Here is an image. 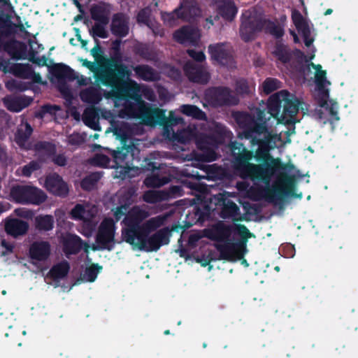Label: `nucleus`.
Returning <instances> with one entry per match:
<instances>
[{
	"mask_svg": "<svg viewBox=\"0 0 358 358\" xmlns=\"http://www.w3.org/2000/svg\"><path fill=\"white\" fill-rule=\"evenodd\" d=\"M268 110V118L264 111L258 110L252 128L245 130L242 134L245 138H250L252 144L259 145L257 155L264 162L259 165L250 163L252 152L240 143H231V152L234 169L241 178L262 181L269 187L271 178L282 169L280 159L271 157L269 150L291 143L290 136L295 129L294 124L299 121L296 114L299 110L305 114L308 107L294 95L282 90L270 97Z\"/></svg>",
	"mask_w": 358,
	"mask_h": 358,
	"instance_id": "obj_1",
	"label": "nucleus"
},
{
	"mask_svg": "<svg viewBox=\"0 0 358 358\" xmlns=\"http://www.w3.org/2000/svg\"><path fill=\"white\" fill-rule=\"evenodd\" d=\"M104 83L115 88L116 94L114 103L118 110L119 117H134L140 119L145 124L154 126L156 124L164 127V136L171 140L185 143L193 138L196 139V145L203 152L201 159L204 162H212L217 159L214 150L215 145L210 143L208 138L203 139L197 136V129L194 125H189L187 129L175 133L173 127L182 122V119L176 117L173 111L170 112L169 118L166 120L165 111L157 108H151L142 99V96L149 101H154V92L145 85H139L136 82L128 80L125 82L120 80L113 72H110Z\"/></svg>",
	"mask_w": 358,
	"mask_h": 358,
	"instance_id": "obj_2",
	"label": "nucleus"
},
{
	"mask_svg": "<svg viewBox=\"0 0 358 358\" xmlns=\"http://www.w3.org/2000/svg\"><path fill=\"white\" fill-rule=\"evenodd\" d=\"M113 215L117 221L124 217L125 227L122 231V239L130 244L134 250L157 251L162 245L169 243L166 229H160L150 235L152 231L164 224L167 215H158L143 222L149 217V212L139 206H135L129 210L127 205L116 208Z\"/></svg>",
	"mask_w": 358,
	"mask_h": 358,
	"instance_id": "obj_3",
	"label": "nucleus"
},
{
	"mask_svg": "<svg viewBox=\"0 0 358 358\" xmlns=\"http://www.w3.org/2000/svg\"><path fill=\"white\" fill-rule=\"evenodd\" d=\"M310 67L315 71L316 90L315 97L318 103V107L315 110L313 115L322 124L329 122L333 124L339 120L338 115V106L333 99H329V90L327 88L330 83L326 79V72L322 70L320 65L313 63L308 64L307 69Z\"/></svg>",
	"mask_w": 358,
	"mask_h": 358,
	"instance_id": "obj_4",
	"label": "nucleus"
},
{
	"mask_svg": "<svg viewBox=\"0 0 358 358\" xmlns=\"http://www.w3.org/2000/svg\"><path fill=\"white\" fill-rule=\"evenodd\" d=\"M138 140L129 141V144L125 143L121 148L113 150L112 155L115 165L110 167L115 169L113 176L115 178L125 179L134 177L138 174L139 169L132 166V161L138 157L139 149Z\"/></svg>",
	"mask_w": 358,
	"mask_h": 358,
	"instance_id": "obj_5",
	"label": "nucleus"
},
{
	"mask_svg": "<svg viewBox=\"0 0 358 358\" xmlns=\"http://www.w3.org/2000/svg\"><path fill=\"white\" fill-rule=\"evenodd\" d=\"M262 29H265L275 37H280L283 34V29L275 23L263 20L261 15L256 10H246L242 15V22L240 27V36L245 41H249L255 38L257 33Z\"/></svg>",
	"mask_w": 358,
	"mask_h": 358,
	"instance_id": "obj_6",
	"label": "nucleus"
},
{
	"mask_svg": "<svg viewBox=\"0 0 358 358\" xmlns=\"http://www.w3.org/2000/svg\"><path fill=\"white\" fill-rule=\"evenodd\" d=\"M200 11L194 0H182L179 8L170 13H162V17L164 23L173 27L179 23L181 20L189 21L193 17L198 15Z\"/></svg>",
	"mask_w": 358,
	"mask_h": 358,
	"instance_id": "obj_7",
	"label": "nucleus"
},
{
	"mask_svg": "<svg viewBox=\"0 0 358 358\" xmlns=\"http://www.w3.org/2000/svg\"><path fill=\"white\" fill-rule=\"evenodd\" d=\"M10 196L16 202L23 204L39 205L46 199V195L42 190L28 185L13 187Z\"/></svg>",
	"mask_w": 358,
	"mask_h": 358,
	"instance_id": "obj_8",
	"label": "nucleus"
},
{
	"mask_svg": "<svg viewBox=\"0 0 358 358\" xmlns=\"http://www.w3.org/2000/svg\"><path fill=\"white\" fill-rule=\"evenodd\" d=\"M0 70L5 73H11L20 78L31 79L36 83L42 81L41 76L36 73L29 64H15L11 60H0Z\"/></svg>",
	"mask_w": 358,
	"mask_h": 358,
	"instance_id": "obj_9",
	"label": "nucleus"
},
{
	"mask_svg": "<svg viewBox=\"0 0 358 358\" xmlns=\"http://www.w3.org/2000/svg\"><path fill=\"white\" fill-rule=\"evenodd\" d=\"M98 213L96 206L85 203L77 204L71 211V218L76 220H82L85 224L89 226L90 232L85 234L90 236L91 232L94 230L97 221L94 220L95 215Z\"/></svg>",
	"mask_w": 358,
	"mask_h": 358,
	"instance_id": "obj_10",
	"label": "nucleus"
},
{
	"mask_svg": "<svg viewBox=\"0 0 358 358\" xmlns=\"http://www.w3.org/2000/svg\"><path fill=\"white\" fill-rule=\"evenodd\" d=\"M236 196V194L235 192H223L213 196L212 200L216 205H219L222 207V214L223 217H231L234 220L238 219L240 214L239 208L235 203L230 201L228 199L230 197Z\"/></svg>",
	"mask_w": 358,
	"mask_h": 358,
	"instance_id": "obj_11",
	"label": "nucleus"
},
{
	"mask_svg": "<svg viewBox=\"0 0 358 358\" xmlns=\"http://www.w3.org/2000/svg\"><path fill=\"white\" fill-rule=\"evenodd\" d=\"M291 17L296 30L303 37L305 45L310 46L313 38L310 36L312 24L310 21L297 10H292Z\"/></svg>",
	"mask_w": 358,
	"mask_h": 358,
	"instance_id": "obj_12",
	"label": "nucleus"
},
{
	"mask_svg": "<svg viewBox=\"0 0 358 358\" xmlns=\"http://www.w3.org/2000/svg\"><path fill=\"white\" fill-rule=\"evenodd\" d=\"M100 114L102 117L109 120L110 129L113 130L114 134L121 138L122 140H126L129 136L135 134L127 124L122 122L120 124H119L118 121L116 120V117H115L110 111L101 110Z\"/></svg>",
	"mask_w": 358,
	"mask_h": 358,
	"instance_id": "obj_13",
	"label": "nucleus"
},
{
	"mask_svg": "<svg viewBox=\"0 0 358 358\" xmlns=\"http://www.w3.org/2000/svg\"><path fill=\"white\" fill-rule=\"evenodd\" d=\"M50 253L51 245L48 241H35L29 248V255L34 264L45 262L49 258Z\"/></svg>",
	"mask_w": 358,
	"mask_h": 358,
	"instance_id": "obj_14",
	"label": "nucleus"
},
{
	"mask_svg": "<svg viewBox=\"0 0 358 358\" xmlns=\"http://www.w3.org/2000/svg\"><path fill=\"white\" fill-rule=\"evenodd\" d=\"M245 244L243 243H231L225 241L220 245L219 250L223 259L229 261H236L243 257L244 255Z\"/></svg>",
	"mask_w": 358,
	"mask_h": 358,
	"instance_id": "obj_15",
	"label": "nucleus"
},
{
	"mask_svg": "<svg viewBox=\"0 0 358 358\" xmlns=\"http://www.w3.org/2000/svg\"><path fill=\"white\" fill-rule=\"evenodd\" d=\"M114 222L111 219H105L101 224L96 236V242L99 248H106L114 238Z\"/></svg>",
	"mask_w": 358,
	"mask_h": 358,
	"instance_id": "obj_16",
	"label": "nucleus"
},
{
	"mask_svg": "<svg viewBox=\"0 0 358 358\" xmlns=\"http://www.w3.org/2000/svg\"><path fill=\"white\" fill-rule=\"evenodd\" d=\"M173 37L180 43L196 45L200 38V33L193 27H183L174 33Z\"/></svg>",
	"mask_w": 358,
	"mask_h": 358,
	"instance_id": "obj_17",
	"label": "nucleus"
},
{
	"mask_svg": "<svg viewBox=\"0 0 358 358\" xmlns=\"http://www.w3.org/2000/svg\"><path fill=\"white\" fill-rule=\"evenodd\" d=\"M62 244L64 251L66 255L76 254L83 248L87 252L90 248L88 245L82 242L79 236L71 234H66L62 236Z\"/></svg>",
	"mask_w": 358,
	"mask_h": 358,
	"instance_id": "obj_18",
	"label": "nucleus"
},
{
	"mask_svg": "<svg viewBox=\"0 0 358 358\" xmlns=\"http://www.w3.org/2000/svg\"><path fill=\"white\" fill-rule=\"evenodd\" d=\"M184 69L189 79L193 82L206 83L209 79L207 70L203 66L196 65L192 62H187Z\"/></svg>",
	"mask_w": 358,
	"mask_h": 358,
	"instance_id": "obj_19",
	"label": "nucleus"
},
{
	"mask_svg": "<svg viewBox=\"0 0 358 358\" xmlns=\"http://www.w3.org/2000/svg\"><path fill=\"white\" fill-rule=\"evenodd\" d=\"M45 187L49 192L60 196H64L69 193L67 184L59 176L56 174L47 177L45 180Z\"/></svg>",
	"mask_w": 358,
	"mask_h": 358,
	"instance_id": "obj_20",
	"label": "nucleus"
},
{
	"mask_svg": "<svg viewBox=\"0 0 358 358\" xmlns=\"http://www.w3.org/2000/svg\"><path fill=\"white\" fill-rule=\"evenodd\" d=\"M3 102L8 110L17 113L29 106L32 99L25 96H8L3 98Z\"/></svg>",
	"mask_w": 358,
	"mask_h": 358,
	"instance_id": "obj_21",
	"label": "nucleus"
},
{
	"mask_svg": "<svg viewBox=\"0 0 358 358\" xmlns=\"http://www.w3.org/2000/svg\"><path fill=\"white\" fill-rule=\"evenodd\" d=\"M208 50L212 59L222 65H227L231 60L229 48L224 44L211 45Z\"/></svg>",
	"mask_w": 358,
	"mask_h": 358,
	"instance_id": "obj_22",
	"label": "nucleus"
},
{
	"mask_svg": "<svg viewBox=\"0 0 358 358\" xmlns=\"http://www.w3.org/2000/svg\"><path fill=\"white\" fill-rule=\"evenodd\" d=\"M219 13L226 20H232L236 15L237 8L231 0H211Z\"/></svg>",
	"mask_w": 358,
	"mask_h": 358,
	"instance_id": "obj_23",
	"label": "nucleus"
},
{
	"mask_svg": "<svg viewBox=\"0 0 358 358\" xmlns=\"http://www.w3.org/2000/svg\"><path fill=\"white\" fill-rule=\"evenodd\" d=\"M206 236L212 240L225 241L231 236V229L224 224L220 222L206 230Z\"/></svg>",
	"mask_w": 358,
	"mask_h": 358,
	"instance_id": "obj_24",
	"label": "nucleus"
},
{
	"mask_svg": "<svg viewBox=\"0 0 358 358\" xmlns=\"http://www.w3.org/2000/svg\"><path fill=\"white\" fill-rule=\"evenodd\" d=\"M28 227L27 222L18 219H7L5 222L6 231L14 237L24 234Z\"/></svg>",
	"mask_w": 358,
	"mask_h": 358,
	"instance_id": "obj_25",
	"label": "nucleus"
},
{
	"mask_svg": "<svg viewBox=\"0 0 358 358\" xmlns=\"http://www.w3.org/2000/svg\"><path fill=\"white\" fill-rule=\"evenodd\" d=\"M32 133V129L27 122H22L15 134V140L17 145L24 149H29V138Z\"/></svg>",
	"mask_w": 358,
	"mask_h": 358,
	"instance_id": "obj_26",
	"label": "nucleus"
},
{
	"mask_svg": "<svg viewBox=\"0 0 358 358\" xmlns=\"http://www.w3.org/2000/svg\"><path fill=\"white\" fill-rule=\"evenodd\" d=\"M111 31L117 36H126L129 32L127 17L122 14L114 15L111 24Z\"/></svg>",
	"mask_w": 358,
	"mask_h": 358,
	"instance_id": "obj_27",
	"label": "nucleus"
},
{
	"mask_svg": "<svg viewBox=\"0 0 358 358\" xmlns=\"http://www.w3.org/2000/svg\"><path fill=\"white\" fill-rule=\"evenodd\" d=\"M215 101L217 104H236L238 100L231 95L230 91L227 88H218L213 90Z\"/></svg>",
	"mask_w": 358,
	"mask_h": 358,
	"instance_id": "obj_28",
	"label": "nucleus"
},
{
	"mask_svg": "<svg viewBox=\"0 0 358 358\" xmlns=\"http://www.w3.org/2000/svg\"><path fill=\"white\" fill-rule=\"evenodd\" d=\"M98 120V114L94 108L89 107L85 110L83 115V120L87 126L94 130H101Z\"/></svg>",
	"mask_w": 358,
	"mask_h": 358,
	"instance_id": "obj_29",
	"label": "nucleus"
},
{
	"mask_svg": "<svg viewBox=\"0 0 358 358\" xmlns=\"http://www.w3.org/2000/svg\"><path fill=\"white\" fill-rule=\"evenodd\" d=\"M69 268V264L67 262H62L51 268L49 275L55 280H59L67 275Z\"/></svg>",
	"mask_w": 358,
	"mask_h": 358,
	"instance_id": "obj_30",
	"label": "nucleus"
},
{
	"mask_svg": "<svg viewBox=\"0 0 358 358\" xmlns=\"http://www.w3.org/2000/svg\"><path fill=\"white\" fill-rule=\"evenodd\" d=\"M294 182L292 178L279 176L273 185V192L278 190L280 193L286 194L293 189Z\"/></svg>",
	"mask_w": 358,
	"mask_h": 358,
	"instance_id": "obj_31",
	"label": "nucleus"
},
{
	"mask_svg": "<svg viewBox=\"0 0 358 358\" xmlns=\"http://www.w3.org/2000/svg\"><path fill=\"white\" fill-rule=\"evenodd\" d=\"M6 48L13 59H20L27 56V51L24 45L18 41L11 42L7 45Z\"/></svg>",
	"mask_w": 358,
	"mask_h": 358,
	"instance_id": "obj_32",
	"label": "nucleus"
},
{
	"mask_svg": "<svg viewBox=\"0 0 358 358\" xmlns=\"http://www.w3.org/2000/svg\"><path fill=\"white\" fill-rule=\"evenodd\" d=\"M36 227L39 230L50 231L54 227V218L52 215H41L35 218Z\"/></svg>",
	"mask_w": 358,
	"mask_h": 358,
	"instance_id": "obj_33",
	"label": "nucleus"
},
{
	"mask_svg": "<svg viewBox=\"0 0 358 358\" xmlns=\"http://www.w3.org/2000/svg\"><path fill=\"white\" fill-rule=\"evenodd\" d=\"M169 197V193L165 191L149 190L143 194V200L150 203H155L166 200Z\"/></svg>",
	"mask_w": 358,
	"mask_h": 358,
	"instance_id": "obj_34",
	"label": "nucleus"
},
{
	"mask_svg": "<svg viewBox=\"0 0 358 358\" xmlns=\"http://www.w3.org/2000/svg\"><path fill=\"white\" fill-rule=\"evenodd\" d=\"M81 99L89 103H97L101 99L99 91L95 88L90 87L81 92Z\"/></svg>",
	"mask_w": 358,
	"mask_h": 358,
	"instance_id": "obj_35",
	"label": "nucleus"
},
{
	"mask_svg": "<svg viewBox=\"0 0 358 358\" xmlns=\"http://www.w3.org/2000/svg\"><path fill=\"white\" fill-rule=\"evenodd\" d=\"M169 182L166 177H160L158 171L152 173L144 180L148 187H158Z\"/></svg>",
	"mask_w": 358,
	"mask_h": 358,
	"instance_id": "obj_36",
	"label": "nucleus"
},
{
	"mask_svg": "<svg viewBox=\"0 0 358 358\" xmlns=\"http://www.w3.org/2000/svg\"><path fill=\"white\" fill-rule=\"evenodd\" d=\"M134 70L136 74L145 80H155L158 78V74L147 66H136Z\"/></svg>",
	"mask_w": 358,
	"mask_h": 358,
	"instance_id": "obj_37",
	"label": "nucleus"
},
{
	"mask_svg": "<svg viewBox=\"0 0 358 358\" xmlns=\"http://www.w3.org/2000/svg\"><path fill=\"white\" fill-rule=\"evenodd\" d=\"M101 270V267L97 265H92L87 268L81 275L80 280L84 282H94ZM79 281L80 280H78L76 284H78Z\"/></svg>",
	"mask_w": 358,
	"mask_h": 358,
	"instance_id": "obj_38",
	"label": "nucleus"
},
{
	"mask_svg": "<svg viewBox=\"0 0 358 358\" xmlns=\"http://www.w3.org/2000/svg\"><path fill=\"white\" fill-rule=\"evenodd\" d=\"M180 110L182 113L194 118L202 120L206 117L205 113L198 107L193 105H182L180 107Z\"/></svg>",
	"mask_w": 358,
	"mask_h": 358,
	"instance_id": "obj_39",
	"label": "nucleus"
},
{
	"mask_svg": "<svg viewBox=\"0 0 358 358\" xmlns=\"http://www.w3.org/2000/svg\"><path fill=\"white\" fill-rule=\"evenodd\" d=\"M101 177V175L99 173H93L90 174L82 180V188L86 190H90L93 189Z\"/></svg>",
	"mask_w": 358,
	"mask_h": 358,
	"instance_id": "obj_40",
	"label": "nucleus"
},
{
	"mask_svg": "<svg viewBox=\"0 0 358 358\" xmlns=\"http://www.w3.org/2000/svg\"><path fill=\"white\" fill-rule=\"evenodd\" d=\"M59 110H61V108L58 106L45 105L43 106L41 109L36 113V116L39 118H43L45 117L46 114L56 115L57 113Z\"/></svg>",
	"mask_w": 358,
	"mask_h": 358,
	"instance_id": "obj_41",
	"label": "nucleus"
},
{
	"mask_svg": "<svg viewBox=\"0 0 358 358\" xmlns=\"http://www.w3.org/2000/svg\"><path fill=\"white\" fill-rule=\"evenodd\" d=\"M92 17L94 20L106 24L108 22V17L103 12L102 7L97 6L92 8Z\"/></svg>",
	"mask_w": 358,
	"mask_h": 358,
	"instance_id": "obj_42",
	"label": "nucleus"
},
{
	"mask_svg": "<svg viewBox=\"0 0 358 358\" xmlns=\"http://www.w3.org/2000/svg\"><path fill=\"white\" fill-rule=\"evenodd\" d=\"M280 82L274 78H267L262 84L263 91L267 94L280 88Z\"/></svg>",
	"mask_w": 358,
	"mask_h": 358,
	"instance_id": "obj_43",
	"label": "nucleus"
},
{
	"mask_svg": "<svg viewBox=\"0 0 358 358\" xmlns=\"http://www.w3.org/2000/svg\"><path fill=\"white\" fill-rule=\"evenodd\" d=\"M92 35L94 37H99L106 38L108 36V32L103 24L96 23L92 29Z\"/></svg>",
	"mask_w": 358,
	"mask_h": 358,
	"instance_id": "obj_44",
	"label": "nucleus"
},
{
	"mask_svg": "<svg viewBox=\"0 0 358 358\" xmlns=\"http://www.w3.org/2000/svg\"><path fill=\"white\" fill-rule=\"evenodd\" d=\"M41 165L37 162H31L21 169V174L24 176H29L34 171L38 169Z\"/></svg>",
	"mask_w": 358,
	"mask_h": 358,
	"instance_id": "obj_45",
	"label": "nucleus"
},
{
	"mask_svg": "<svg viewBox=\"0 0 358 358\" xmlns=\"http://www.w3.org/2000/svg\"><path fill=\"white\" fill-rule=\"evenodd\" d=\"M94 164L101 167L110 166V159L104 155H96L92 160Z\"/></svg>",
	"mask_w": 358,
	"mask_h": 358,
	"instance_id": "obj_46",
	"label": "nucleus"
},
{
	"mask_svg": "<svg viewBox=\"0 0 358 358\" xmlns=\"http://www.w3.org/2000/svg\"><path fill=\"white\" fill-rule=\"evenodd\" d=\"M150 15V10L145 8L141 10L137 16V20L139 23H143L149 26V17Z\"/></svg>",
	"mask_w": 358,
	"mask_h": 358,
	"instance_id": "obj_47",
	"label": "nucleus"
},
{
	"mask_svg": "<svg viewBox=\"0 0 358 358\" xmlns=\"http://www.w3.org/2000/svg\"><path fill=\"white\" fill-rule=\"evenodd\" d=\"M188 55L197 62H202L205 60L206 56L202 51H196L194 50H188Z\"/></svg>",
	"mask_w": 358,
	"mask_h": 358,
	"instance_id": "obj_48",
	"label": "nucleus"
},
{
	"mask_svg": "<svg viewBox=\"0 0 358 358\" xmlns=\"http://www.w3.org/2000/svg\"><path fill=\"white\" fill-rule=\"evenodd\" d=\"M29 46L31 55L36 54L43 50L41 45L35 41V38L29 41Z\"/></svg>",
	"mask_w": 358,
	"mask_h": 358,
	"instance_id": "obj_49",
	"label": "nucleus"
},
{
	"mask_svg": "<svg viewBox=\"0 0 358 358\" xmlns=\"http://www.w3.org/2000/svg\"><path fill=\"white\" fill-rule=\"evenodd\" d=\"M13 245L8 243L5 240H1L0 243V253L2 256L6 255L13 250Z\"/></svg>",
	"mask_w": 358,
	"mask_h": 358,
	"instance_id": "obj_50",
	"label": "nucleus"
},
{
	"mask_svg": "<svg viewBox=\"0 0 358 358\" xmlns=\"http://www.w3.org/2000/svg\"><path fill=\"white\" fill-rule=\"evenodd\" d=\"M6 86L10 91H14V90H20L21 91V90H24L25 89V87H21L19 85V83L15 80H11L8 81L6 83Z\"/></svg>",
	"mask_w": 358,
	"mask_h": 358,
	"instance_id": "obj_51",
	"label": "nucleus"
},
{
	"mask_svg": "<svg viewBox=\"0 0 358 358\" xmlns=\"http://www.w3.org/2000/svg\"><path fill=\"white\" fill-rule=\"evenodd\" d=\"M237 231L238 234L241 236L243 239H247L251 236V234L248 231V229L243 225H238L237 226Z\"/></svg>",
	"mask_w": 358,
	"mask_h": 358,
	"instance_id": "obj_52",
	"label": "nucleus"
},
{
	"mask_svg": "<svg viewBox=\"0 0 358 358\" xmlns=\"http://www.w3.org/2000/svg\"><path fill=\"white\" fill-rule=\"evenodd\" d=\"M55 215L59 225L62 224L66 220V213L62 209L56 210L55 212Z\"/></svg>",
	"mask_w": 358,
	"mask_h": 358,
	"instance_id": "obj_53",
	"label": "nucleus"
},
{
	"mask_svg": "<svg viewBox=\"0 0 358 358\" xmlns=\"http://www.w3.org/2000/svg\"><path fill=\"white\" fill-rule=\"evenodd\" d=\"M53 160L59 166H64L66 164V159L64 155L56 156Z\"/></svg>",
	"mask_w": 358,
	"mask_h": 358,
	"instance_id": "obj_54",
	"label": "nucleus"
},
{
	"mask_svg": "<svg viewBox=\"0 0 358 358\" xmlns=\"http://www.w3.org/2000/svg\"><path fill=\"white\" fill-rule=\"evenodd\" d=\"M248 186V184L245 182H239L236 184V187L239 191H246Z\"/></svg>",
	"mask_w": 358,
	"mask_h": 358,
	"instance_id": "obj_55",
	"label": "nucleus"
},
{
	"mask_svg": "<svg viewBox=\"0 0 358 358\" xmlns=\"http://www.w3.org/2000/svg\"><path fill=\"white\" fill-rule=\"evenodd\" d=\"M265 196L266 197V199L271 202H273L275 201L274 192H271L269 189L266 192Z\"/></svg>",
	"mask_w": 358,
	"mask_h": 358,
	"instance_id": "obj_56",
	"label": "nucleus"
},
{
	"mask_svg": "<svg viewBox=\"0 0 358 358\" xmlns=\"http://www.w3.org/2000/svg\"><path fill=\"white\" fill-rule=\"evenodd\" d=\"M15 213H16L17 215L21 217H28L29 215L28 212L22 208L16 209L15 210Z\"/></svg>",
	"mask_w": 358,
	"mask_h": 358,
	"instance_id": "obj_57",
	"label": "nucleus"
},
{
	"mask_svg": "<svg viewBox=\"0 0 358 358\" xmlns=\"http://www.w3.org/2000/svg\"><path fill=\"white\" fill-rule=\"evenodd\" d=\"M118 72L120 73H122L123 76H127V77H128L129 76V71L125 67H120V69H118Z\"/></svg>",
	"mask_w": 358,
	"mask_h": 358,
	"instance_id": "obj_58",
	"label": "nucleus"
},
{
	"mask_svg": "<svg viewBox=\"0 0 358 358\" xmlns=\"http://www.w3.org/2000/svg\"><path fill=\"white\" fill-rule=\"evenodd\" d=\"M159 94L162 99L164 101H166L168 99L167 97L166 96V91L164 89H160L159 90Z\"/></svg>",
	"mask_w": 358,
	"mask_h": 358,
	"instance_id": "obj_59",
	"label": "nucleus"
},
{
	"mask_svg": "<svg viewBox=\"0 0 358 358\" xmlns=\"http://www.w3.org/2000/svg\"><path fill=\"white\" fill-rule=\"evenodd\" d=\"M6 157V152L3 147L0 145V161L3 160Z\"/></svg>",
	"mask_w": 358,
	"mask_h": 358,
	"instance_id": "obj_60",
	"label": "nucleus"
},
{
	"mask_svg": "<svg viewBox=\"0 0 358 358\" xmlns=\"http://www.w3.org/2000/svg\"><path fill=\"white\" fill-rule=\"evenodd\" d=\"M290 34L293 36V39L294 43H299V38L297 36V34L295 33L294 31L290 30L289 31Z\"/></svg>",
	"mask_w": 358,
	"mask_h": 358,
	"instance_id": "obj_61",
	"label": "nucleus"
},
{
	"mask_svg": "<svg viewBox=\"0 0 358 358\" xmlns=\"http://www.w3.org/2000/svg\"><path fill=\"white\" fill-rule=\"evenodd\" d=\"M8 209V205H3L0 203V214Z\"/></svg>",
	"mask_w": 358,
	"mask_h": 358,
	"instance_id": "obj_62",
	"label": "nucleus"
},
{
	"mask_svg": "<svg viewBox=\"0 0 358 358\" xmlns=\"http://www.w3.org/2000/svg\"><path fill=\"white\" fill-rule=\"evenodd\" d=\"M0 4L8 5L9 4V0H0Z\"/></svg>",
	"mask_w": 358,
	"mask_h": 358,
	"instance_id": "obj_63",
	"label": "nucleus"
},
{
	"mask_svg": "<svg viewBox=\"0 0 358 358\" xmlns=\"http://www.w3.org/2000/svg\"><path fill=\"white\" fill-rule=\"evenodd\" d=\"M332 13V10L331 9H328L327 10V11L325 12V15H329Z\"/></svg>",
	"mask_w": 358,
	"mask_h": 358,
	"instance_id": "obj_64",
	"label": "nucleus"
}]
</instances>
